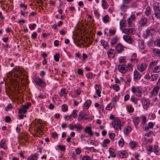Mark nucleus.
Segmentation results:
<instances>
[{"label": "nucleus", "mask_w": 160, "mask_h": 160, "mask_svg": "<svg viewBox=\"0 0 160 160\" xmlns=\"http://www.w3.org/2000/svg\"><path fill=\"white\" fill-rule=\"evenodd\" d=\"M14 76L17 79L9 78L7 81L5 82L6 89L8 87L10 89H12L11 87L15 88L19 87L20 85V82L22 84H23L25 87V89H28V86L27 85L28 83V79L27 76L22 72L20 70H15L14 71Z\"/></svg>", "instance_id": "f257e3e1"}, {"label": "nucleus", "mask_w": 160, "mask_h": 160, "mask_svg": "<svg viewBox=\"0 0 160 160\" xmlns=\"http://www.w3.org/2000/svg\"><path fill=\"white\" fill-rule=\"evenodd\" d=\"M155 32V29L152 27L148 28L146 30V32L144 33L143 37L144 38H147L149 36L152 35Z\"/></svg>", "instance_id": "f03ea898"}, {"label": "nucleus", "mask_w": 160, "mask_h": 160, "mask_svg": "<svg viewBox=\"0 0 160 160\" xmlns=\"http://www.w3.org/2000/svg\"><path fill=\"white\" fill-rule=\"evenodd\" d=\"M148 22L147 18L144 16L142 17L139 21L138 25L139 26L143 27L147 25Z\"/></svg>", "instance_id": "7ed1b4c3"}, {"label": "nucleus", "mask_w": 160, "mask_h": 160, "mask_svg": "<svg viewBox=\"0 0 160 160\" xmlns=\"http://www.w3.org/2000/svg\"><path fill=\"white\" fill-rule=\"evenodd\" d=\"M112 124L113 127L115 129H121L122 125L121 123V122L117 118L115 119L114 121L112 122Z\"/></svg>", "instance_id": "20e7f679"}, {"label": "nucleus", "mask_w": 160, "mask_h": 160, "mask_svg": "<svg viewBox=\"0 0 160 160\" xmlns=\"http://www.w3.org/2000/svg\"><path fill=\"white\" fill-rule=\"evenodd\" d=\"M34 81L37 85L41 87H44L46 86V83L40 78H35Z\"/></svg>", "instance_id": "39448f33"}, {"label": "nucleus", "mask_w": 160, "mask_h": 160, "mask_svg": "<svg viewBox=\"0 0 160 160\" xmlns=\"http://www.w3.org/2000/svg\"><path fill=\"white\" fill-rule=\"evenodd\" d=\"M136 19V17L135 14H133L131 15L129 18L127 20V22L128 26L129 27H131L132 26L133 22H134Z\"/></svg>", "instance_id": "423d86ee"}, {"label": "nucleus", "mask_w": 160, "mask_h": 160, "mask_svg": "<svg viewBox=\"0 0 160 160\" xmlns=\"http://www.w3.org/2000/svg\"><path fill=\"white\" fill-rule=\"evenodd\" d=\"M137 67L138 70L141 72H142L146 70L147 65L144 63H140L137 65Z\"/></svg>", "instance_id": "0eeeda50"}, {"label": "nucleus", "mask_w": 160, "mask_h": 160, "mask_svg": "<svg viewBox=\"0 0 160 160\" xmlns=\"http://www.w3.org/2000/svg\"><path fill=\"white\" fill-rule=\"evenodd\" d=\"M6 91L7 93L9 92L12 97L16 99H18L20 97L19 91Z\"/></svg>", "instance_id": "6e6552de"}, {"label": "nucleus", "mask_w": 160, "mask_h": 160, "mask_svg": "<svg viewBox=\"0 0 160 160\" xmlns=\"http://www.w3.org/2000/svg\"><path fill=\"white\" fill-rule=\"evenodd\" d=\"M115 52L114 49L110 48L108 50L107 52L108 58L110 59H113L114 58Z\"/></svg>", "instance_id": "1a4fd4ad"}, {"label": "nucleus", "mask_w": 160, "mask_h": 160, "mask_svg": "<svg viewBox=\"0 0 160 160\" xmlns=\"http://www.w3.org/2000/svg\"><path fill=\"white\" fill-rule=\"evenodd\" d=\"M119 71L122 73H125L127 71L126 65H118V67Z\"/></svg>", "instance_id": "9d476101"}, {"label": "nucleus", "mask_w": 160, "mask_h": 160, "mask_svg": "<svg viewBox=\"0 0 160 160\" xmlns=\"http://www.w3.org/2000/svg\"><path fill=\"white\" fill-rule=\"evenodd\" d=\"M142 102L144 108L146 109L149 107V99L144 98L142 99Z\"/></svg>", "instance_id": "9b49d317"}, {"label": "nucleus", "mask_w": 160, "mask_h": 160, "mask_svg": "<svg viewBox=\"0 0 160 160\" xmlns=\"http://www.w3.org/2000/svg\"><path fill=\"white\" fill-rule=\"evenodd\" d=\"M122 30L123 32L128 35L130 34H134L135 33V30L133 28L130 29H124Z\"/></svg>", "instance_id": "f8f14e48"}, {"label": "nucleus", "mask_w": 160, "mask_h": 160, "mask_svg": "<svg viewBox=\"0 0 160 160\" xmlns=\"http://www.w3.org/2000/svg\"><path fill=\"white\" fill-rule=\"evenodd\" d=\"M100 42L101 45L104 48L106 49L109 48V45L107 41L104 39H101Z\"/></svg>", "instance_id": "ddd939ff"}, {"label": "nucleus", "mask_w": 160, "mask_h": 160, "mask_svg": "<svg viewBox=\"0 0 160 160\" xmlns=\"http://www.w3.org/2000/svg\"><path fill=\"white\" fill-rule=\"evenodd\" d=\"M124 48V47L123 45L119 43L116 46L115 49L117 51L118 53H120L123 50Z\"/></svg>", "instance_id": "4468645a"}, {"label": "nucleus", "mask_w": 160, "mask_h": 160, "mask_svg": "<svg viewBox=\"0 0 160 160\" xmlns=\"http://www.w3.org/2000/svg\"><path fill=\"white\" fill-rule=\"evenodd\" d=\"M29 105H24L21 107L19 110V113H22L24 114L27 112V109H28L29 107Z\"/></svg>", "instance_id": "2eb2a0df"}, {"label": "nucleus", "mask_w": 160, "mask_h": 160, "mask_svg": "<svg viewBox=\"0 0 160 160\" xmlns=\"http://www.w3.org/2000/svg\"><path fill=\"white\" fill-rule=\"evenodd\" d=\"M123 40L128 43H132V39L130 36L128 35H123Z\"/></svg>", "instance_id": "dca6fc26"}, {"label": "nucleus", "mask_w": 160, "mask_h": 160, "mask_svg": "<svg viewBox=\"0 0 160 160\" xmlns=\"http://www.w3.org/2000/svg\"><path fill=\"white\" fill-rule=\"evenodd\" d=\"M118 156L121 158H126L128 156V154L125 151H119L118 153Z\"/></svg>", "instance_id": "f3484780"}, {"label": "nucleus", "mask_w": 160, "mask_h": 160, "mask_svg": "<svg viewBox=\"0 0 160 160\" xmlns=\"http://www.w3.org/2000/svg\"><path fill=\"white\" fill-rule=\"evenodd\" d=\"M144 130L146 131L145 134V137H150L153 134V132L151 131H149L148 128H144Z\"/></svg>", "instance_id": "a211bd4d"}, {"label": "nucleus", "mask_w": 160, "mask_h": 160, "mask_svg": "<svg viewBox=\"0 0 160 160\" xmlns=\"http://www.w3.org/2000/svg\"><path fill=\"white\" fill-rule=\"evenodd\" d=\"M141 76L139 72L137 71H135L134 72V79L135 80H139Z\"/></svg>", "instance_id": "6ab92c4d"}, {"label": "nucleus", "mask_w": 160, "mask_h": 160, "mask_svg": "<svg viewBox=\"0 0 160 160\" xmlns=\"http://www.w3.org/2000/svg\"><path fill=\"white\" fill-rule=\"evenodd\" d=\"M137 56L136 53H134L132 54L130 60L131 62H133L134 63H137L138 62V59L136 58Z\"/></svg>", "instance_id": "aec40b11"}, {"label": "nucleus", "mask_w": 160, "mask_h": 160, "mask_svg": "<svg viewBox=\"0 0 160 160\" xmlns=\"http://www.w3.org/2000/svg\"><path fill=\"white\" fill-rule=\"evenodd\" d=\"M118 38L117 36H115L111 40L110 42V45L111 46H113L115 45L116 42L118 41Z\"/></svg>", "instance_id": "412c9836"}, {"label": "nucleus", "mask_w": 160, "mask_h": 160, "mask_svg": "<svg viewBox=\"0 0 160 160\" xmlns=\"http://www.w3.org/2000/svg\"><path fill=\"white\" fill-rule=\"evenodd\" d=\"M152 51L154 55L158 56V57H160V49L158 48H155L152 49Z\"/></svg>", "instance_id": "4be33fe9"}, {"label": "nucleus", "mask_w": 160, "mask_h": 160, "mask_svg": "<svg viewBox=\"0 0 160 160\" xmlns=\"http://www.w3.org/2000/svg\"><path fill=\"white\" fill-rule=\"evenodd\" d=\"M131 130L132 129L130 127H126L124 129V133L125 134L128 135L131 132Z\"/></svg>", "instance_id": "5701e85b"}, {"label": "nucleus", "mask_w": 160, "mask_h": 160, "mask_svg": "<svg viewBox=\"0 0 160 160\" xmlns=\"http://www.w3.org/2000/svg\"><path fill=\"white\" fill-rule=\"evenodd\" d=\"M126 27V21L124 20H121L120 21V28L122 29L123 27Z\"/></svg>", "instance_id": "b1692460"}, {"label": "nucleus", "mask_w": 160, "mask_h": 160, "mask_svg": "<svg viewBox=\"0 0 160 160\" xmlns=\"http://www.w3.org/2000/svg\"><path fill=\"white\" fill-rule=\"evenodd\" d=\"M128 4L123 2V3L120 6V9L123 11H125L128 8V6L127 5Z\"/></svg>", "instance_id": "393cba45"}, {"label": "nucleus", "mask_w": 160, "mask_h": 160, "mask_svg": "<svg viewBox=\"0 0 160 160\" xmlns=\"http://www.w3.org/2000/svg\"><path fill=\"white\" fill-rule=\"evenodd\" d=\"M158 62V60H152L150 62L149 64V67L150 68H153L155 65H157Z\"/></svg>", "instance_id": "a878e982"}, {"label": "nucleus", "mask_w": 160, "mask_h": 160, "mask_svg": "<svg viewBox=\"0 0 160 160\" xmlns=\"http://www.w3.org/2000/svg\"><path fill=\"white\" fill-rule=\"evenodd\" d=\"M102 6L103 8L104 9L108 8V5L106 0H102Z\"/></svg>", "instance_id": "bb28decb"}, {"label": "nucleus", "mask_w": 160, "mask_h": 160, "mask_svg": "<svg viewBox=\"0 0 160 160\" xmlns=\"http://www.w3.org/2000/svg\"><path fill=\"white\" fill-rule=\"evenodd\" d=\"M0 146L1 148H3L4 149L7 148V145L5 140H2L0 143Z\"/></svg>", "instance_id": "cd10ccee"}, {"label": "nucleus", "mask_w": 160, "mask_h": 160, "mask_svg": "<svg viewBox=\"0 0 160 160\" xmlns=\"http://www.w3.org/2000/svg\"><path fill=\"white\" fill-rule=\"evenodd\" d=\"M85 131L86 133H88L90 136H92L93 134V132L91 131V128L90 127H86L85 128Z\"/></svg>", "instance_id": "c85d7f7f"}, {"label": "nucleus", "mask_w": 160, "mask_h": 160, "mask_svg": "<svg viewBox=\"0 0 160 160\" xmlns=\"http://www.w3.org/2000/svg\"><path fill=\"white\" fill-rule=\"evenodd\" d=\"M86 116V114H84L82 111H81L79 115L78 120L80 121Z\"/></svg>", "instance_id": "c756f323"}, {"label": "nucleus", "mask_w": 160, "mask_h": 160, "mask_svg": "<svg viewBox=\"0 0 160 160\" xmlns=\"http://www.w3.org/2000/svg\"><path fill=\"white\" fill-rule=\"evenodd\" d=\"M159 150V147L157 145H155L153 149V152L156 154H158Z\"/></svg>", "instance_id": "7c9ffc66"}, {"label": "nucleus", "mask_w": 160, "mask_h": 160, "mask_svg": "<svg viewBox=\"0 0 160 160\" xmlns=\"http://www.w3.org/2000/svg\"><path fill=\"white\" fill-rule=\"evenodd\" d=\"M38 155L34 154V155H31L28 158L27 160H37Z\"/></svg>", "instance_id": "2f4dec72"}, {"label": "nucleus", "mask_w": 160, "mask_h": 160, "mask_svg": "<svg viewBox=\"0 0 160 160\" xmlns=\"http://www.w3.org/2000/svg\"><path fill=\"white\" fill-rule=\"evenodd\" d=\"M118 100V97L116 96L112 99V102L111 103L112 104V106H114L115 107V105Z\"/></svg>", "instance_id": "473e14b6"}, {"label": "nucleus", "mask_w": 160, "mask_h": 160, "mask_svg": "<svg viewBox=\"0 0 160 160\" xmlns=\"http://www.w3.org/2000/svg\"><path fill=\"white\" fill-rule=\"evenodd\" d=\"M137 144L136 142L134 141H131L129 143V145L132 149H133L136 147Z\"/></svg>", "instance_id": "72a5a7b5"}, {"label": "nucleus", "mask_w": 160, "mask_h": 160, "mask_svg": "<svg viewBox=\"0 0 160 160\" xmlns=\"http://www.w3.org/2000/svg\"><path fill=\"white\" fill-rule=\"evenodd\" d=\"M153 72L155 73H158L160 72V66L158 65L154 67L153 70Z\"/></svg>", "instance_id": "f704fd0d"}, {"label": "nucleus", "mask_w": 160, "mask_h": 160, "mask_svg": "<svg viewBox=\"0 0 160 160\" xmlns=\"http://www.w3.org/2000/svg\"><path fill=\"white\" fill-rule=\"evenodd\" d=\"M110 142V140L108 139L104 140L103 142L102 143V146L103 147H105L107 144H108Z\"/></svg>", "instance_id": "c9c22d12"}, {"label": "nucleus", "mask_w": 160, "mask_h": 160, "mask_svg": "<svg viewBox=\"0 0 160 160\" xmlns=\"http://www.w3.org/2000/svg\"><path fill=\"white\" fill-rule=\"evenodd\" d=\"M144 139L146 142L147 143H151L153 140V138L152 137H144Z\"/></svg>", "instance_id": "e433bc0d"}, {"label": "nucleus", "mask_w": 160, "mask_h": 160, "mask_svg": "<svg viewBox=\"0 0 160 160\" xmlns=\"http://www.w3.org/2000/svg\"><path fill=\"white\" fill-rule=\"evenodd\" d=\"M154 13L156 18L160 20V10L154 11Z\"/></svg>", "instance_id": "4c0bfd02"}, {"label": "nucleus", "mask_w": 160, "mask_h": 160, "mask_svg": "<svg viewBox=\"0 0 160 160\" xmlns=\"http://www.w3.org/2000/svg\"><path fill=\"white\" fill-rule=\"evenodd\" d=\"M86 77L88 79H92L94 78L95 75L93 74L92 72H89L86 75Z\"/></svg>", "instance_id": "58836bf2"}, {"label": "nucleus", "mask_w": 160, "mask_h": 160, "mask_svg": "<svg viewBox=\"0 0 160 160\" xmlns=\"http://www.w3.org/2000/svg\"><path fill=\"white\" fill-rule=\"evenodd\" d=\"M114 150L113 149L110 148L109 149V152L111 157L114 158L116 157V155L114 153Z\"/></svg>", "instance_id": "ea45409f"}, {"label": "nucleus", "mask_w": 160, "mask_h": 160, "mask_svg": "<svg viewBox=\"0 0 160 160\" xmlns=\"http://www.w3.org/2000/svg\"><path fill=\"white\" fill-rule=\"evenodd\" d=\"M36 128L38 132L40 133L42 131V128L41 127V124L40 123H38L36 126Z\"/></svg>", "instance_id": "a19ab883"}, {"label": "nucleus", "mask_w": 160, "mask_h": 160, "mask_svg": "<svg viewBox=\"0 0 160 160\" xmlns=\"http://www.w3.org/2000/svg\"><path fill=\"white\" fill-rule=\"evenodd\" d=\"M157 86L153 88V90H159V89L160 87V78L159 79L158 82H157Z\"/></svg>", "instance_id": "79ce46f5"}, {"label": "nucleus", "mask_w": 160, "mask_h": 160, "mask_svg": "<svg viewBox=\"0 0 160 160\" xmlns=\"http://www.w3.org/2000/svg\"><path fill=\"white\" fill-rule=\"evenodd\" d=\"M151 12V10L149 7H147L146 8L145 14L147 16H149Z\"/></svg>", "instance_id": "37998d69"}, {"label": "nucleus", "mask_w": 160, "mask_h": 160, "mask_svg": "<svg viewBox=\"0 0 160 160\" xmlns=\"http://www.w3.org/2000/svg\"><path fill=\"white\" fill-rule=\"evenodd\" d=\"M78 111L76 110H74L72 111V113L71 114V116H72L74 118H76L77 116V112Z\"/></svg>", "instance_id": "c03bdc74"}, {"label": "nucleus", "mask_w": 160, "mask_h": 160, "mask_svg": "<svg viewBox=\"0 0 160 160\" xmlns=\"http://www.w3.org/2000/svg\"><path fill=\"white\" fill-rule=\"evenodd\" d=\"M119 63L121 64H124L125 63V58L124 57H121L119 60Z\"/></svg>", "instance_id": "a18cd8bd"}, {"label": "nucleus", "mask_w": 160, "mask_h": 160, "mask_svg": "<svg viewBox=\"0 0 160 160\" xmlns=\"http://www.w3.org/2000/svg\"><path fill=\"white\" fill-rule=\"evenodd\" d=\"M91 103V101L89 100H87L84 103V105L86 107V109H88L89 108Z\"/></svg>", "instance_id": "49530a36"}, {"label": "nucleus", "mask_w": 160, "mask_h": 160, "mask_svg": "<svg viewBox=\"0 0 160 160\" xmlns=\"http://www.w3.org/2000/svg\"><path fill=\"white\" fill-rule=\"evenodd\" d=\"M109 18L108 15H106L103 18V21L104 23L108 22L109 21Z\"/></svg>", "instance_id": "de8ad7c7"}, {"label": "nucleus", "mask_w": 160, "mask_h": 160, "mask_svg": "<svg viewBox=\"0 0 160 160\" xmlns=\"http://www.w3.org/2000/svg\"><path fill=\"white\" fill-rule=\"evenodd\" d=\"M62 110L63 112H65L68 110V107L66 104H63L62 106Z\"/></svg>", "instance_id": "09e8293b"}, {"label": "nucleus", "mask_w": 160, "mask_h": 160, "mask_svg": "<svg viewBox=\"0 0 160 160\" xmlns=\"http://www.w3.org/2000/svg\"><path fill=\"white\" fill-rule=\"evenodd\" d=\"M158 78V75L157 74H155L153 75H152L151 76L150 78L151 79L152 81H154V80H156Z\"/></svg>", "instance_id": "8fccbe9b"}, {"label": "nucleus", "mask_w": 160, "mask_h": 160, "mask_svg": "<svg viewBox=\"0 0 160 160\" xmlns=\"http://www.w3.org/2000/svg\"><path fill=\"white\" fill-rule=\"evenodd\" d=\"M115 106H112V104L111 103H109L107 105L106 107V109L108 110H111L113 107Z\"/></svg>", "instance_id": "3c124183"}, {"label": "nucleus", "mask_w": 160, "mask_h": 160, "mask_svg": "<svg viewBox=\"0 0 160 160\" xmlns=\"http://www.w3.org/2000/svg\"><path fill=\"white\" fill-rule=\"evenodd\" d=\"M137 96L140 97L141 95L142 92L141 91H132Z\"/></svg>", "instance_id": "603ef678"}, {"label": "nucleus", "mask_w": 160, "mask_h": 160, "mask_svg": "<svg viewBox=\"0 0 160 160\" xmlns=\"http://www.w3.org/2000/svg\"><path fill=\"white\" fill-rule=\"evenodd\" d=\"M153 9L154 11L160 10L159 5L157 3L154 4Z\"/></svg>", "instance_id": "864d4df0"}, {"label": "nucleus", "mask_w": 160, "mask_h": 160, "mask_svg": "<svg viewBox=\"0 0 160 160\" xmlns=\"http://www.w3.org/2000/svg\"><path fill=\"white\" fill-rule=\"evenodd\" d=\"M154 43L156 46L160 47V39H156L154 41Z\"/></svg>", "instance_id": "5fc2aeb1"}, {"label": "nucleus", "mask_w": 160, "mask_h": 160, "mask_svg": "<svg viewBox=\"0 0 160 160\" xmlns=\"http://www.w3.org/2000/svg\"><path fill=\"white\" fill-rule=\"evenodd\" d=\"M59 55L58 53L55 54L54 56V58L56 62H58L59 61Z\"/></svg>", "instance_id": "6e6d98bb"}, {"label": "nucleus", "mask_w": 160, "mask_h": 160, "mask_svg": "<svg viewBox=\"0 0 160 160\" xmlns=\"http://www.w3.org/2000/svg\"><path fill=\"white\" fill-rule=\"evenodd\" d=\"M116 32V30L115 29H110L109 30V34L111 35H114L115 34Z\"/></svg>", "instance_id": "4d7b16f0"}, {"label": "nucleus", "mask_w": 160, "mask_h": 160, "mask_svg": "<svg viewBox=\"0 0 160 160\" xmlns=\"http://www.w3.org/2000/svg\"><path fill=\"white\" fill-rule=\"evenodd\" d=\"M154 124L152 122H149L148 124V127H145V128H148V129L149 130V128H152Z\"/></svg>", "instance_id": "13d9d810"}, {"label": "nucleus", "mask_w": 160, "mask_h": 160, "mask_svg": "<svg viewBox=\"0 0 160 160\" xmlns=\"http://www.w3.org/2000/svg\"><path fill=\"white\" fill-rule=\"evenodd\" d=\"M133 122L135 125H137L138 124L139 120L138 118H135L133 119Z\"/></svg>", "instance_id": "bf43d9fd"}, {"label": "nucleus", "mask_w": 160, "mask_h": 160, "mask_svg": "<svg viewBox=\"0 0 160 160\" xmlns=\"http://www.w3.org/2000/svg\"><path fill=\"white\" fill-rule=\"evenodd\" d=\"M124 140L123 139L121 138L118 142V144L119 146H121V147H122L124 145Z\"/></svg>", "instance_id": "052dcab7"}, {"label": "nucleus", "mask_w": 160, "mask_h": 160, "mask_svg": "<svg viewBox=\"0 0 160 160\" xmlns=\"http://www.w3.org/2000/svg\"><path fill=\"white\" fill-rule=\"evenodd\" d=\"M36 26V25L35 23L31 24L29 26V28L31 29V30H32L35 29V28Z\"/></svg>", "instance_id": "680f3d73"}, {"label": "nucleus", "mask_w": 160, "mask_h": 160, "mask_svg": "<svg viewBox=\"0 0 160 160\" xmlns=\"http://www.w3.org/2000/svg\"><path fill=\"white\" fill-rule=\"evenodd\" d=\"M94 12L95 17L98 18L100 17V14L98 12V11L97 10H94Z\"/></svg>", "instance_id": "e2e57ef3"}, {"label": "nucleus", "mask_w": 160, "mask_h": 160, "mask_svg": "<svg viewBox=\"0 0 160 160\" xmlns=\"http://www.w3.org/2000/svg\"><path fill=\"white\" fill-rule=\"evenodd\" d=\"M112 87L115 90H119L120 89L119 86L117 84L113 85Z\"/></svg>", "instance_id": "0e129e2a"}, {"label": "nucleus", "mask_w": 160, "mask_h": 160, "mask_svg": "<svg viewBox=\"0 0 160 160\" xmlns=\"http://www.w3.org/2000/svg\"><path fill=\"white\" fill-rule=\"evenodd\" d=\"M82 160H91V158L89 156L85 155L82 157Z\"/></svg>", "instance_id": "69168bd1"}, {"label": "nucleus", "mask_w": 160, "mask_h": 160, "mask_svg": "<svg viewBox=\"0 0 160 160\" xmlns=\"http://www.w3.org/2000/svg\"><path fill=\"white\" fill-rule=\"evenodd\" d=\"M95 88L96 90H101V86L99 84H96L95 86Z\"/></svg>", "instance_id": "338daca9"}, {"label": "nucleus", "mask_w": 160, "mask_h": 160, "mask_svg": "<svg viewBox=\"0 0 160 160\" xmlns=\"http://www.w3.org/2000/svg\"><path fill=\"white\" fill-rule=\"evenodd\" d=\"M153 149L152 146H149L147 148V150L148 152H153Z\"/></svg>", "instance_id": "774afa93"}]
</instances>
